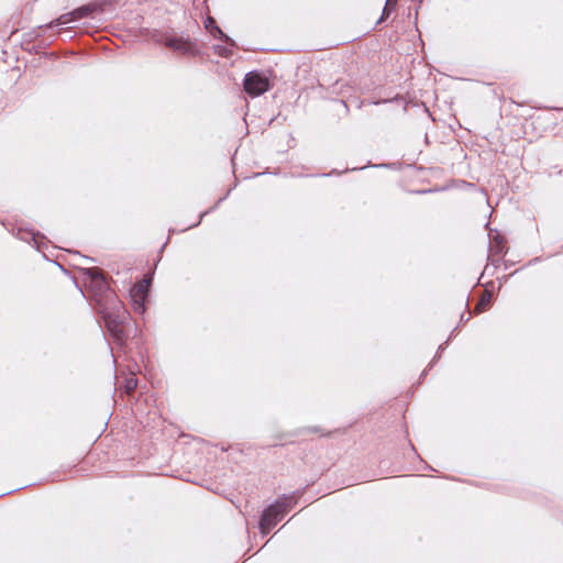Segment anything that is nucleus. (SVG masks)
<instances>
[{"mask_svg":"<svg viewBox=\"0 0 563 563\" xmlns=\"http://www.w3.org/2000/svg\"><path fill=\"white\" fill-rule=\"evenodd\" d=\"M86 287L90 294L98 314L103 319L107 330L112 339L123 345L130 338V313L119 300L117 294L111 290L103 272L98 267L84 271Z\"/></svg>","mask_w":563,"mask_h":563,"instance_id":"f257e3e1","label":"nucleus"},{"mask_svg":"<svg viewBox=\"0 0 563 563\" xmlns=\"http://www.w3.org/2000/svg\"><path fill=\"white\" fill-rule=\"evenodd\" d=\"M287 514L285 503L276 500L268 505L261 515L258 527L262 534L266 536Z\"/></svg>","mask_w":563,"mask_h":563,"instance_id":"f03ea898","label":"nucleus"},{"mask_svg":"<svg viewBox=\"0 0 563 563\" xmlns=\"http://www.w3.org/2000/svg\"><path fill=\"white\" fill-rule=\"evenodd\" d=\"M243 88L250 97L254 98L268 91L271 82L265 74L253 70L245 75L243 79Z\"/></svg>","mask_w":563,"mask_h":563,"instance_id":"7ed1b4c3","label":"nucleus"},{"mask_svg":"<svg viewBox=\"0 0 563 563\" xmlns=\"http://www.w3.org/2000/svg\"><path fill=\"white\" fill-rule=\"evenodd\" d=\"M159 42L183 55H195L197 53V46L189 37L165 34Z\"/></svg>","mask_w":563,"mask_h":563,"instance_id":"20e7f679","label":"nucleus"},{"mask_svg":"<svg viewBox=\"0 0 563 563\" xmlns=\"http://www.w3.org/2000/svg\"><path fill=\"white\" fill-rule=\"evenodd\" d=\"M96 9H97V7L91 3L81 5L75 10H73L71 12L62 14L59 18L55 19L54 21L49 22L48 24L44 25L43 27L52 29L55 26H62V25L69 24L71 22L78 21L82 18L90 16Z\"/></svg>","mask_w":563,"mask_h":563,"instance_id":"39448f33","label":"nucleus"},{"mask_svg":"<svg viewBox=\"0 0 563 563\" xmlns=\"http://www.w3.org/2000/svg\"><path fill=\"white\" fill-rule=\"evenodd\" d=\"M205 27L213 37L219 38L220 41L228 43L231 46H235V42L218 26L217 21L212 16H208L206 19Z\"/></svg>","mask_w":563,"mask_h":563,"instance_id":"423d86ee","label":"nucleus"},{"mask_svg":"<svg viewBox=\"0 0 563 563\" xmlns=\"http://www.w3.org/2000/svg\"><path fill=\"white\" fill-rule=\"evenodd\" d=\"M139 292H140V299L134 301V310L136 312H139V313H143L145 311V309H146V306H145V297H146L145 288L141 287L139 289Z\"/></svg>","mask_w":563,"mask_h":563,"instance_id":"0eeeda50","label":"nucleus"},{"mask_svg":"<svg viewBox=\"0 0 563 563\" xmlns=\"http://www.w3.org/2000/svg\"><path fill=\"white\" fill-rule=\"evenodd\" d=\"M398 0H386L385 7L383 9V13L378 20V23L383 22L387 19L390 13L395 10Z\"/></svg>","mask_w":563,"mask_h":563,"instance_id":"6e6552de","label":"nucleus"},{"mask_svg":"<svg viewBox=\"0 0 563 563\" xmlns=\"http://www.w3.org/2000/svg\"><path fill=\"white\" fill-rule=\"evenodd\" d=\"M230 44L225 43V45H216L214 53L222 57H230L232 55V48Z\"/></svg>","mask_w":563,"mask_h":563,"instance_id":"1a4fd4ad","label":"nucleus"},{"mask_svg":"<svg viewBox=\"0 0 563 563\" xmlns=\"http://www.w3.org/2000/svg\"><path fill=\"white\" fill-rule=\"evenodd\" d=\"M22 240H25L27 241L29 239H31L34 244L36 245V249L40 247V243H38V240L40 239H44V236L42 234H40L38 232L35 233L33 231H27V232H24L23 235L21 236Z\"/></svg>","mask_w":563,"mask_h":563,"instance_id":"9d476101","label":"nucleus"},{"mask_svg":"<svg viewBox=\"0 0 563 563\" xmlns=\"http://www.w3.org/2000/svg\"><path fill=\"white\" fill-rule=\"evenodd\" d=\"M489 301H490V294L485 292L481 297L479 301L477 302V306L475 308V312L479 313V312L484 311L486 309V306L489 303Z\"/></svg>","mask_w":563,"mask_h":563,"instance_id":"9b49d317","label":"nucleus"},{"mask_svg":"<svg viewBox=\"0 0 563 563\" xmlns=\"http://www.w3.org/2000/svg\"><path fill=\"white\" fill-rule=\"evenodd\" d=\"M136 387H137V378L136 377L131 376L125 379L123 388L126 394L133 393L136 389Z\"/></svg>","mask_w":563,"mask_h":563,"instance_id":"f8f14e48","label":"nucleus"},{"mask_svg":"<svg viewBox=\"0 0 563 563\" xmlns=\"http://www.w3.org/2000/svg\"><path fill=\"white\" fill-rule=\"evenodd\" d=\"M503 250H504V240L499 236H496L494 244L490 247V251L496 255H500L503 253Z\"/></svg>","mask_w":563,"mask_h":563,"instance_id":"ddd939ff","label":"nucleus"},{"mask_svg":"<svg viewBox=\"0 0 563 563\" xmlns=\"http://www.w3.org/2000/svg\"><path fill=\"white\" fill-rule=\"evenodd\" d=\"M278 500H280L282 503H285L287 511H288L289 509H291V507L296 504V498H295V496H287V495H284V496H283L282 498H279Z\"/></svg>","mask_w":563,"mask_h":563,"instance_id":"4468645a","label":"nucleus"},{"mask_svg":"<svg viewBox=\"0 0 563 563\" xmlns=\"http://www.w3.org/2000/svg\"><path fill=\"white\" fill-rule=\"evenodd\" d=\"M224 198L225 197L219 198L213 207H211L209 210H206L205 212L200 213L198 222L192 224V227L198 225L201 222V220L203 219V217L206 214H208L210 211L214 210L224 200ZM189 228H191V225Z\"/></svg>","mask_w":563,"mask_h":563,"instance_id":"2eb2a0df","label":"nucleus"},{"mask_svg":"<svg viewBox=\"0 0 563 563\" xmlns=\"http://www.w3.org/2000/svg\"><path fill=\"white\" fill-rule=\"evenodd\" d=\"M443 349H444V345H443V344H442V345H439L438 352H437V354H435L434 358L432 360V362H431L430 366H432V365H433V363H435V362L438 361V358L440 357V353L443 351Z\"/></svg>","mask_w":563,"mask_h":563,"instance_id":"dca6fc26","label":"nucleus"},{"mask_svg":"<svg viewBox=\"0 0 563 563\" xmlns=\"http://www.w3.org/2000/svg\"><path fill=\"white\" fill-rule=\"evenodd\" d=\"M305 431L307 432H320V429L318 427H312V428H306Z\"/></svg>","mask_w":563,"mask_h":563,"instance_id":"f3484780","label":"nucleus"},{"mask_svg":"<svg viewBox=\"0 0 563 563\" xmlns=\"http://www.w3.org/2000/svg\"><path fill=\"white\" fill-rule=\"evenodd\" d=\"M373 167H387L388 164H377V165H372Z\"/></svg>","mask_w":563,"mask_h":563,"instance_id":"a211bd4d","label":"nucleus"},{"mask_svg":"<svg viewBox=\"0 0 563 563\" xmlns=\"http://www.w3.org/2000/svg\"><path fill=\"white\" fill-rule=\"evenodd\" d=\"M144 284H145V286L147 287V286L151 284V278H145V279H144Z\"/></svg>","mask_w":563,"mask_h":563,"instance_id":"6ab92c4d","label":"nucleus"},{"mask_svg":"<svg viewBox=\"0 0 563 563\" xmlns=\"http://www.w3.org/2000/svg\"><path fill=\"white\" fill-rule=\"evenodd\" d=\"M468 319H470V317H467V318L465 319V318H464V314H462V316H461V320H460V321H461V322H466V321H468Z\"/></svg>","mask_w":563,"mask_h":563,"instance_id":"aec40b11","label":"nucleus"},{"mask_svg":"<svg viewBox=\"0 0 563 563\" xmlns=\"http://www.w3.org/2000/svg\"><path fill=\"white\" fill-rule=\"evenodd\" d=\"M332 174H339V173H338L336 170H331V173H329V174H323V176H330V175H332Z\"/></svg>","mask_w":563,"mask_h":563,"instance_id":"412c9836","label":"nucleus"},{"mask_svg":"<svg viewBox=\"0 0 563 563\" xmlns=\"http://www.w3.org/2000/svg\"><path fill=\"white\" fill-rule=\"evenodd\" d=\"M366 167H367V166H363V167H360V168H357V167H353V168H351V170L364 169V168H366Z\"/></svg>","mask_w":563,"mask_h":563,"instance_id":"4be33fe9","label":"nucleus"}]
</instances>
